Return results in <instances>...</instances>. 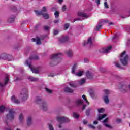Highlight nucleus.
<instances>
[{"label": "nucleus", "mask_w": 130, "mask_h": 130, "mask_svg": "<svg viewBox=\"0 0 130 130\" xmlns=\"http://www.w3.org/2000/svg\"><path fill=\"white\" fill-rule=\"evenodd\" d=\"M120 61L122 66L126 67L128 66L129 61V55L126 54V51H124L120 55Z\"/></svg>", "instance_id": "1"}, {"label": "nucleus", "mask_w": 130, "mask_h": 130, "mask_svg": "<svg viewBox=\"0 0 130 130\" xmlns=\"http://www.w3.org/2000/svg\"><path fill=\"white\" fill-rule=\"evenodd\" d=\"M51 61L50 62V66H57L61 61V55L60 54H54L51 57Z\"/></svg>", "instance_id": "2"}, {"label": "nucleus", "mask_w": 130, "mask_h": 130, "mask_svg": "<svg viewBox=\"0 0 130 130\" xmlns=\"http://www.w3.org/2000/svg\"><path fill=\"white\" fill-rule=\"evenodd\" d=\"M25 64L29 67V69H30V70L34 74H39V73H40L42 70V68L40 66H38L37 67H33V66H32L31 64L30 60H26L25 61Z\"/></svg>", "instance_id": "3"}, {"label": "nucleus", "mask_w": 130, "mask_h": 130, "mask_svg": "<svg viewBox=\"0 0 130 130\" xmlns=\"http://www.w3.org/2000/svg\"><path fill=\"white\" fill-rule=\"evenodd\" d=\"M14 114H15L14 110L13 109L9 110V113L6 115V117L4 120V122L6 124H8L7 120H13L14 118H15Z\"/></svg>", "instance_id": "4"}, {"label": "nucleus", "mask_w": 130, "mask_h": 130, "mask_svg": "<svg viewBox=\"0 0 130 130\" xmlns=\"http://www.w3.org/2000/svg\"><path fill=\"white\" fill-rule=\"evenodd\" d=\"M28 89H27V88H23L20 93V98H21L23 101H25L28 99Z\"/></svg>", "instance_id": "5"}, {"label": "nucleus", "mask_w": 130, "mask_h": 130, "mask_svg": "<svg viewBox=\"0 0 130 130\" xmlns=\"http://www.w3.org/2000/svg\"><path fill=\"white\" fill-rule=\"evenodd\" d=\"M13 56L12 55L3 53L1 55L0 59H4L5 60H8V61H11L13 60Z\"/></svg>", "instance_id": "6"}, {"label": "nucleus", "mask_w": 130, "mask_h": 130, "mask_svg": "<svg viewBox=\"0 0 130 130\" xmlns=\"http://www.w3.org/2000/svg\"><path fill=\"white\" fill-rule=\"evenodd\" d=\"M56 119L57 121L62 123H68L70 121L69 119L67 117H56Z\"/></svg>", "instance_id": "7"}, {"label": "nucleus", "mask_w": 130, "mask_h": 130, "mask_svg": "<svg viewBox=\"0 0 130 130\" xmlns=\"http://www.w3.org/2000/svg\"><path fill=\"white\" fill-rule=\"evenodd\" d=\"M39 107L40 109L42 110V111H47V110H48V104H47L46 101H45L43 103L41 104Z\"/></svg>", "instance_id": "8"}, {"label": "nucleus", "mask_w": 130, "mask_h": 130, "mask_svg": "<svg viewBox=\"0 0 130 130\" xmlns=\"http://www.w3.org/2000/svg\"><path fill=\"white\" fill-rule=\"evenodd\" d=\"M44 101H45L40 96H37L35 100V103L38 104L39 106L41 105V103H43Z\"/></svg>", "instance_id": "9"}, {"label": "nucleus", "mask_w": 130, "mask_h": 130, "mask_svg": "<svg viewBox=\"0 0 130 130\" xmlns=\"http://www.w3.org/2000/svg\"><path fill=\"white\" fill-rule=\"evenodd\" d=\"M32 40L34 42L36 41V44L38 45H40V44H41V40H44V38L37 37L36 39L32 38Z\"/></svg>", "instance_id": "10"}, {"label": "nucleus", "mask_w": 130, "mask_h": 130, "mask_svg": "<svg viewBox=\"0 0 130 130\" xmlns=\"http://www.w3.org/2000/svg\"><path fill=\"white\" fill-rule=\"evenodd\" d=\"M111 49V46H110L107 48H103L100 50V53H108L109 50Z\"/></svg>", "instance_id": "11"}, {"label": "nucleus", "mask_w": 130, "mask_h": 130, "mask_svg": "<svg viewBox=\"0 0 130 130\" xmlns=\"http://www.w3.org/2000/svg\"><path fill=\"white\" fill-rule=\"evenodd\" d=\"M93 42H92V38L91 37L89 38L87 42H84L83 44V46H90L92 45Z\"/></svg>", "instance_id": "12"}, {"label": "nucleus", "mask_w": 130, "mask_h": 130, "mask_svg": "<svg viewBox=\"0 0 130 130\" xmlns=\"http://www.w3.org/2000/svg\"><path fill=\"white\" fill-rule=\"evenodd\" d=\"M69 40H70L69 36H64L59 39V41H60L61 43H62V42H67V41H69Z\"/></svg>", "instance_id": "13"}, {"label": "nucleus", "mask_w": 130, "mask_h": 130, "mask_svg": "<svg viewBox=\"0 0 130 130\" xmlns=\"http://www.w3.org/2000/svg\"><path fill=\"white\" fill-rule=\"evenodd\" d=\"M78 16L80 17H82V18H84V19H87L90 17V15L85 13L84 12H79L78 13Z\"/></svg>", "instance_id": "14"}, {"label": "nucleus", "mask_w": 130, "mask_h": 130, "mask_svg": "<svg viewBox=\"0 0 130 130\" xmlns=\"http://www.w3.org/2000/svg\"><path fill=\"white\" fill-rule=\"evenodd\" d=\"M33 122V117L32 116H28L27 119V125H31Z\"/></svg>", "instance_id": "15"}, {"label": "nucleus", "mask_w": 130, "mask_h": 130, "mask_svg": "<svg viewBox=\"0 0 130 130\" xmlns=\"http://www.w3.org/2000/svg\"><path fill=\"white\" fill-rule=\"evenodd\" d=\"M66 54H67L68 57L72 58L73 56L74 53L73 52V50H68L66 51Z\"/></svg>", "instance_id": "16"}, {"label": "nucleus", "mask_w": 130, "mask_h": 130, "mask_svg": "<svg viewBox=\"0 0 130 130\" xmlns=\"http://www.w3.org/2000/svg\"><path fill=\"white\" fill-rule=\"evenodd\" d=\"M11 100L12 102L16 103V104H19L20 103V101H19L15 95H13L11 97Z\"/></svg>", "instance_id": "17"}, {"label": "nucleus", "mask_w": 130, "mask_h": 130, "mask_svg": "<svg viewBox=\"0 0 130 130\" xmlns=\"http://www.w3.org/2000/svg\"><path fill=\"white\" fill-rule=\"evenodd\" d=\"M9 76H6L4 84H2V83L0 82V88H3L4 86H6L7 84H8V82H9Z\"/></svg>", "instance_id": "18"}, {"label": "nucleus", "mask_w": 130, "mask_h": 130, "mask_svg": "<svg viewBox=\"0 0 130 130\" xmlns=\"http://www.w3.org/2000/svg\"><path fill=\"white\" fill-rule=\"evenodd\" d=\"M107 116V115L106 114H99L98 115V119L97 120H99V121H100L101 120H102L103 118H105Z\"/></svg>", "instance_id": "19"}, {"label": "nucleus", "mask_w": 130, "mask_h": 130, "mask_svg": "<svg viewBox=\"0 0 130 130\" xmlns=\"http://www.w3.org/2000/svg\"><path fill=\"white\" fill-rule=\"evenodd\" d=\"M103 99L105 103H106V104H108V103H109V98H108V95H105L103 97Z\"/></svg>", "instance_id": "20"}, {"label": "nucleus", "mask_w": 130, "mask_h": 130, "mask_svg": "<svg viewBox=\"0 0 130 130\" xmlns=\"http://www.w3.org/2000/svg\"><path fill=\"white\" fill-rule=\"evenodd\" d=\"M77 64H74L72 67L71 73L74 75H76L77 73H76V70H77Z\"/></svg>", "instance_id": "21"}, {"label": "nucleus", "mask_w": 130, "mask_h": 130, "mask_svg": "<svg viewBox=\"0 0 130 130\" xmlns=\"http://www.w3.org/2000/svg\"><path fill=\"white\" fill-rule=\"evenodd\" d=\"M38 59H39V57H38V55H34L30 57L27 60H30V62H31V60H38Z\"/></svg>", "instance_id": "22"}, {"label": "nucleus", "mask_w": 130, "mask_h": 130, "mask_svg": "<svg viewBox=\"0 0 130 130\" xmlns=\"http://www.w3.org/2000/svg\"><path fill=\"white\" fill-rule=\"evenodd\" d=\"M64 92L67 93H74V90L71 89V88L69 87H67L64 89Z\"/></svg>", "instance_id": "23"}, {"label": "nucleus", "mask_w": 130, "mask_h": 130, "mask_svg": "<svg viewBox=\"0 0 130 130\" xmlns=\"http://www.w3.org/2000/svg\"><path fill=\"white\" fill-rule=\"evenodd\" d=\"M19 120L21 123H23V122H24V115L23 114H20L19 115Z\"/></svg>", "instance_id": "24"}, {"label": "nucleus", "mask_w": 130, "mask_h": 130, "mask_svg": "<svg viewBox=\"0 0 130 130\" xmlns=\"http://www.w3.org/2000/svg\"><path fill=\"white\" fill-rule=\"evenodd\" d=\"M86 77L88 78V79H92V78H93V74L90 72V71H87Z\"/></svg>", "instance_id": "25"}, {"label": "nucleus", "mask_w": 130, "mask_h": 130, "mask_svg": "<svg viewBox=\"0 0 130 130\" xmlns=\"http://www.w3.org/2000/svg\"><path fill=\"white\" fill-rule=\"evenodd\" d=\"M28 80L29 81H30V82H37L38 81V78L30 76L28 77Z\"/></svg>", "instance_id": "26"}, {"label": "nucleus", "mask_w": 130, "mask_h": 130, "mask_svg": "<svg viewBox=\"0 0 130 130\" xmlns=\"http://www.w3.org/2000/svg\"><path fill=\"white\" fill-rule=\"evenodd\" d=\"M69 85L71 87H72V88H76V87H78V85H77V84H76V82H70Z\"/></svg>", "instance_id": "27"}, {"label": "nucleus", "mask_w": 130, "mask_h": 130, "mask_svg": "<svg viewBox=\"0 0 130 130\" xmlns=\"http://www.w3.org/2000/svg\"><path fill=\"white\" fill-rule=\"evenodd\" d=\"M92 110H93V109H92L91 108H88L86 111V115H87V116H89Z\"/></svg>", "instance_id": "28"}, {"label": "nucleus", "mask_w": 130, "mask_h": 130, "mask_svg": "<svg viewBox=\"0 0 130 130\" xmlns=\"http://www.w3.org/2000/svg\"><path fill=\"white\" fill-rule=\"evenodd\" d=\"M86 83V79L82 78L79 81V85H84Z\"/></svg>", "instance_id": "29"}, {"label": "nucleus", "mask_w": 130, "mask_h": 130, "mask_svg": "<svg viewBox=\"0 0 130 130\" xmlns=\"http://www.w3.org/2000/svg\"><path fill=\"white\" fill-rule=\"evenodd\" d=\"M84 74V71H80L78 73H76L75 74V76H77L78 77H81V76H83V74Z\"/></svg>", "instance_id": "30"}, {"label": "nucleus", "mask_w": 130, "mask_h": 130, "mask_svg": "<svg viewBox=\"0 0 130 130\" xmlns=\"http://www.w3.org/2000/svg\"><path fill=\"white\" fill-rule=\"evenodd\" d=\"M5 110H6V107L3 105L0 106V112L3 113L5 112Z\"/></svg>", "instance_id": "31"}, {"label": "nucleus", "mask_w": 130, "mask_h": 130, "mask_svg": "<svg viewBox=\"0 0 130 130\" xmlns=\"http://www.w3.org/2000/svg\"><path fill=\"white\" fill-rule=\"evenodd\" d=\"M9 23H13L15 21V16L11 17L8 20Z\"/></svg>", "instance_id": "32"}, {"label": "nucleus", "mask_w": 130, "mask_h": 130, "mask_svg": "<svg viewBox=\"0 0 130 130\" xmlns=\"http://www.w3.org/2000/svg\"><path fill=\"white\" fill-rule=\"evenodd\" d=\"M42 16H43V18H44V19H49V15H48L47 13H43Z\"/></svg>", "instance_id": "33"}, {"label": "nucleus", "mask_w": 130, "mask_h": 130, "mask_svg": "<svg viewBox=\"0 0 130 130\" xmlns=\"http://www.w3.org/2000/svg\"><path fill=\"white\" fill-rule=\"evenodd\" d=\"M102 27V24H101V22H100L95 27L96 31H99V29H100V28H101Z\"/></svg>", "instance_id": "34"}, {"label": "nucleus", "mask_w": 130, "mask_h": 130, "mask_svg": "<svg viewBox=\"0 0 130 130\" xmlns=\"http://www.w3.org/2000/svg\"><path fill=\"white\" fill-rule=\"evenodd\" d=\"M45 90H46V92L47 93H48V94H52V93L53 92V91H52V90L50 89L49 88H46Z\"/></svg>", "instance_id": "35"}, {"label": "nucleus", "mask_w": 130, "mask_h": 130, "mask_svg": "<svg viewBox=\"0 0 130 130\" xmlns=\"http://www.w3.org/2000/svg\"><path fill=\"white\" fill-rule=\"evenodd\" d=\"M76 102L77 105H81V104H83V101L81 99L76 100Z\"/></svg>", "instance_id": "36"}, {"label": "nucleus", "mask_w": 130, "mask_h": 130, "mask_svg": "<svg viewBox=\"0 0 130 130\" xmlns=\"http://www.w3.org/2000/svg\"><path fill=\"white\" fill-rule=\"evenodd\" d=\"M103 92L105 93V95H107L108 96L111 93L110 90H109L108 89H104L103 90Z\"/></svg>", "instance_id": "37"}, {"label": "nucleus", "mask_w": 130, "mask_h": 130, "mask_svg": "<svg viewBox=\"0 0 130 130\" xmlns=\"http://www.w3.org/2000/svg\"><path fill=\"white\" fill-rule=\"evenodd\" d=\"M115 66L116 67V68H118L119 69L121 68V66L118 61L115 62Z\"/></svg>", "instance_id": "38"}, {"label": "nucleus", "mask_w": 130, "mask_h": 130, "mask_svg": "<svg viewBox=\"0 0 130 130\" xmlns=\"http://www.w3.org/2000/svg\"><path fill=\"white\" fill-rule=\"evenodd\" d=\"M99 113H103L105 111L104 108H100L98 109Z\"/></svg>", "instance_id": "39"}, {"label": "nucleus", "mask_w": 130, "mask_h": 130, "mask_svg": "<svg viewBox=\"0 0 130 130\" xmlns=\"http://www.w3.org/2000/svg\"><path fill=\"white\" fill-rule=\"evenodd\" d=\"M35 13L37 16H39L40 15H43L42 11L39 12L37 10H35Z\"/></svg>", "instance_id": "40"}, {"label": "nucleus", "mask_w": 130, "mask_h": 130, "mask_svg": "<svg viewBox=\"0 0 130 130\" xmlns=\"http://www.w3.org/2000/svg\"><path fill=\"white\" fill-rule=\"evenodd\" d=\"M82 98L84 99V101H85L86 103L89 105V101L86 98V95L85 94L82 95Z\"/></svg>", "instance_id": "41"}, {"label": "nucleus", "mask_w": 130, "mask_h": 130, "mask_svg": "<svg viewBox=\"0 0 130 130\" xmlns=\"http://www.w3.org/2000/svg\"><path fill=\"white\" fill-rule=\"evenodd\" d=\"M54 16L55 18H57L59 17V12L58 11H56L54 13Z\"/></svg>", "instance_id": "42"}, {"label": "nucleus", "mask_w": 130, "mask_h": 130, "mask_svg": "<svg viewBox=\"0 0 130 130\" xmlns=\"http://www.w3.org/2000/svg\"><path fill=\"white\" fill-rule=\"evenodd\" d=\"M48 127L49 130H54V128L53 127V125H52L51 124H48Z\"/></svg>", "instance_id": "43"}, {"label": "nucleus", "mask_w": 130, "mask_h": 130, "mask_svg": "<svg viewBox=\"0 0 130 130\" xmlns=\"http://www.w3.org/2000/svg\"><path fill=\"white\" fill-rule=\"evenodd\" d=\"M70 26V24L69 23H66L64 26V30H67L69 29V27Z\"/></svg>", "instance_id": "44"}, {"label": "nucleus", "mask_w": 130, "mask_h": 130, "mask_svg": "<svg viewBox=\"0 0 130 130\" xmlns=\"http://www.w3.org/2000/svg\"><path fill=\"white\" fill-rule=\"evenodd\" d=\"M79 114L77 113H73V117H75V118H79Z\"/></svg>", "instance_id": "45"}, {"label": "nucleus", "mask_w": 130, "mask_h": 130, "mask_svg": "<svg viewBox=\"0 0 130 130\" xmlns=\"http://www.w3.org/2000/svg\"><path fill=\"white\" fill-rule=\"evenodd\" d=\"M41 12H42V13H43V12L46 13V12H47V9L45 7H43Z\"/></svg>", "instance_id": "46"}, {"label": "nucleus", "mask_w": 130, "mask_h": 130, "mask_svg": "<svg viewBox=\"0 0 130 130\" xmlns=\"http://www.w3.org/2000/svg\"><path fill=\"white\" fill-rule=\"evenodd\" d=\"M62 12H65V11H67V6L66 5H64L62 7L61 9Z\"/></svg>", "instance_id": "47"}, {"label": "nucleus", "mask_w": 130, "mask_h": 130, "mask_svg": "<svg viewBox=\"0 0 130 130\" xmlns=\"http://www.w3.org/2000/svg\"><path fill=\"white\" fill-rule=\"evenodd\" d=\"M88 126L89 127V128H92V129H95V126H94L92 124H88Z\"/></svg>", "instance_id": "48"}, {"label": "nucleus", "mask_w": 130, "mask_h": 130, "mask_svg": "<svg viewBox=\"0 0 130 130\" xmlns=\"http://www.w3.org/2000/svg\"><path fill=\"white\" fill-rule=\"evenodd\" d=\"M104 5L105 9H108L109 8V7L108 6V4H107V2H105L104 3Z\"/></svg>", "instance_id": "49"}, {"label": "nucleus", "mask_w": 130, "mask_h": 130, "mask_svg": "<svg viewBox=\"0 0 130 130\" xmlns=\"http://www.w3.org/2000/svg\"><path fill=\"white\" fill-rule=\"evenodd\" d=\"M116 121L117 122V123H121L122 120H121V119L117 118L116 119Z\"/></svg>", "instance_id": "50"}, {"label": "nucleus", "mask_w": 130, "mask_h": 130, "mask_svg": "<svg viewBox=\"0 0 130 130\" xmlns=\"http://www.w3.org/2000/svg\"><path fill=\"white\" fill-rule=\"evenodd\" d=\"M49 29V27L48 26H44V30H45V31H47Z\"/></svg>", "instance_id": "51"}, {"label": "nucleus", "mask_w": 130, "mask_h": 130, "mask_svg": "<svg viewBox=\"0 0 130 130\" xmlns=\"http://www.w3.org/2000/svg\"><path fill=\"white\" fill-rule=\"evenodd\" d=\"M107 121H108V118L105 119L103 121V123H104V124H106V122H107Z\"/></svg>", "instance_id": "52"}, {"label": "nucleus", "mask_w": 130, "mask_h": 130, "mask_svg": "<svg viewBox=\"0 0 130 130\" xmlns=\"http://www.w3.org/2000/svg\"><path fill=\"white\" fill-rule=\"evenodd\" d=\"M55 24H58L59 23V19H57L54 21Z\"/></svg>", "instance_id": "53"}, {"label": "nucleus", "mask_w": 130, "mask_h": 130, "mask_svg": "<svg viewBox=\"0 0 130 130\" xmlns=\"http://www.w3.org/2000/svg\"><path fill=\"white\" fill-rule=\"evenodd\" d=\"M95 3L97 4L98 6L100 5V0H95Z\"/></svg>", "instance_id": "54"}, {"label": "nucleus", "mask_w": 130, "mask_h": 130, "mask_svg": "<svg viewBox=\"0 0 130 130\" xmlns=\"http://www.w3.org/2000/svg\"><path fill=\"white\" fill-rule=\"evenodd\" d=\"M55 76V74L53 73H50L49 74V77H54Z\"/></svg>", "instance_id": "55"}, {"label": "nucleus", "mask_w": 130, "mask_h": 130, "mask_svg": "<svg viewBox=\"0 0 130 130\" xmlns=\"http://www.w3.org/2000/svg\"><path fill=\"white\" fill-rule=\"evenodd\" d=\"M57 34H58V30H54V35H57Z\"/></svg>", "instance_id": "56"}, {"label": "nucleus", "mask_w": 130, "mask_h": 130, "mask_svg": "<svg viewBox=\"0 0 130 130\" xmlns=\"http://www.w3.org/2000/svg\"><path fill=\"white\" fill-rule=\"evenodd\" d=\"M63 2V0H58V3H59V4H60V5H61V4H62Z\"/></svg>", "instance_id": "57"}, {"label": "nucleus", "mask_w": 130, "mask_h": 130, "mask_svg": "<svg viewBox=\"0 0 130 130\" xmlns=\"http://www.w3.org/2000/svg\"><path fill=\"white\" fill-rule=\"evenodd\" d=\"M129 42H130V40L128 39L127 42V46H129V45H130Z\"/></svg>", "instance_id": "58"}, {"label": "nucleus", "mask_w": 130, "mask_h": 130, "mask_svg": "<svg viewBox=\"0 0 130 130\" xmlns=\"http://www.w3.org/2000/svg\"><path fill=\"white\" fill-rule=\"evenodd\" d=\"M87 123H88V121H87L86 120H83V124H87Z\"/></svg>", "instance_id": "59"}, {"label": "nucleus", "mask_w": 130, "mask_h": 130, "mask_svg": "<svg viewBox=\"0 0 130 130\" xmlns=\"http://www.w3.org/2000/svg\"><path fill=\"white\" fill-rule=\"evenodd\" d=\"M104 125L106 126V127H108V128L111 127V126H110V125L107 124H105Z\"/></svg>", "instance_id": "60"}, {"label": "nucleus", "mask_w": 130, "mask_h": 130, "mask_svg": "<svg viewBox=\"0 0 130 130\" xmlns=\"http://www.w3.org/2000/svg\"><path fill=\"white\" fill-rule=\"evenodd\" d=\"M93 124H98V121H94L93 122Z\"/></svg>", "instance_id": "61"}, {"label": "nucleus", "mask_w": 130, "mask_h": 130, "mask_svg": "<svg viewBox=\"0 0 130 130\" xmlns=\"http://www.w3.org/2000/svg\"><path fill=\"white\" fill-rule=\"evenodd\" d=\"M103 70H104V69H103V68L102 67L99 68V70L100 71V72H103Z\"/></svg>", "instance_id": "62"}, {"label": "nucleus", "mask_w": 130, "mask_h": 130, "mask_svg": "<svg viewBox=\"0 0 130 130\" xmlns=\"http://www.w3.org/2000/svg\"><path fill=\"white\" fill-rule=\"evenodd\" d=\"M90 95L92 96V97H94L95 96V94H94L93 92H90Z\"/></svg>", "instance_id": "63"}, {"label": "nucleus", "mask_w": 130, "mask_h": 130, "mask_svg": "<svg viewBox=\"0 0 130 130\" xmlns=\"http://www.w3.org/2000/svg\"><path fill=\"white\" fill-rule=\"evenodd\" d=\"M86 107H87V105H84L82 108V110H84Z\"/></svg>", "instance_id": "64"}]
</instances>
